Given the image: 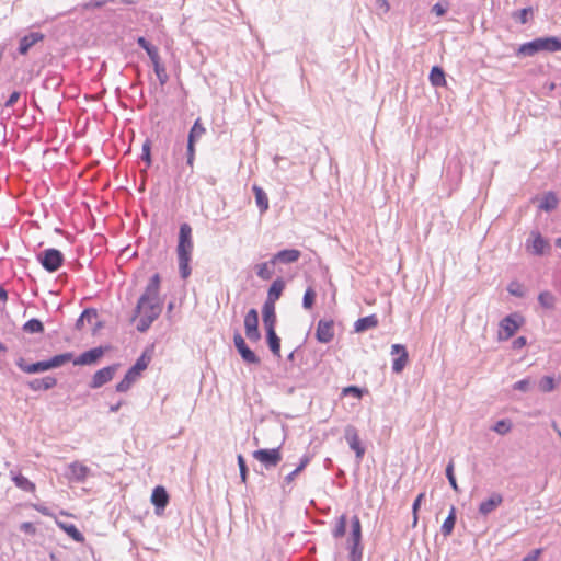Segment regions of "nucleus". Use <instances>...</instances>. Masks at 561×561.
Here are the masks:
<instances>
[{
    "label": "nucleus",
    "mask_w": 561,
    "mask_h": 561,
    "mask_svg": "<svg viewBox=\"0 0 561 561\" xmlns=\"http://www.w3.org/2000/svg\"><path fill=\"white\" fill-rule=\"evenodd\" d=\"M159 291L160 275L154 274L147 284L144 294L139 297L131 318V321H135L136 318L140 317L137 323V330L139 332H146L162 312Z\"/></svg>",
    "instance_id": "1"
},
{
    "label": "nucleus",
    "mask_w": 561,
    "mask_h": 561,
    "mask_svg": "<svg viewBox=\"0 0 561 561\" xmlns=\"http://www.w3.org/2000/svg\"><path fill=\"white\" fill-rule=\"evenodd\" d=\"M193 249L192 227L190 224L183 222L180 225L176 245L179 272L183 279H186L191 275L190 263L192 261Z\"/></svg>",
    "instance_id": "2"
},
{
    "label": "nucleus",
    "mask_w": 561,
    "mask_h": 561,
    "mask_svg": "<svg viewBox=\"0 0 561 561\" xmlns=\"http://www.w3.org/2000/svg\"><path fill=\"white\" fill-rule=\"evenodd\" d=\"M523 323L524 318L517 312L504 317L499 324V341H506L511 339L523 325Z\"/></svg>",
    "instance_id": "3"
},
{
    "label": "nucleus",
    "mask_w": 561,
    "mask_h": 561,
    "mask_svg": "<svg viewBox=\"0 0 561 561\" xmlns=\"http://www.w3.org/2000/svg\"><path fill=\"white\" fill-rule=\"evenodd\" d=\"M37 260L49 273L56 272L64 263V254L54 248L46 249L37 254Z\"/></svg>",
    "instance_id": "4"
},
{
    "label": "nucleus",
    "mask_w": 561,
    "mask_h": 561,
    "mask_svg": "<svg viewBox=\"0 0 561 561\" xmlns=\"http://www.w3.org/2000/svg\"><path fill=\"white\" fill-rule=\"evenodd\" d=\"M266 469L276 467L282 461L280 448L257 449L252 454Z\"/></svg>",
    "instance_id": "5"
},
{
    "label": "nucleus",
    "mask_w": 561,
    "mask_h": 561,
    "mask_svg": "<svg viewBox=\"0 0 561 561\" xmlns=\"http://www.w3.org/2000/svg\"><path fill=\"white\" fill-rule=\"evenodd\" d=\"M233 343L244 363L253 365H259L261 363L260 357L247 345L240 333H234Z\"/></svg>",
    "instance_id": "6"
},
{
    "label": "nucleus",
    "mask_w": 561,
    "mask_h": 561,
    "mask_svg": "<svg viewBox=\"0 0 561 561\" xmlns=\"http://www.w3.org/2000/svg\"><path fill=\"white\" fill-rule=\"evenodd\" d=\"M245 335L251 342H257L261 339L259 331V314L255 309H250L244 317Z\"/></svg>",
    "instance_id": "7"
},
{
    "label": "nucleus",
    "mask_w": 561,
    "mask_h": 561,
    "mask_svg": "<svg viewBox=\"0 0 561 561\" xmlns=\"http://www.w3.org/2000/svg\"><path fill=\"white\" fill-rule=\"evenodd\" d=\"M526 250L534 255H543L550 250V244L539 232L533 231L526 241Z\"/></svg>",
    "instance_id": "8"
},
{
    "label": "nucleus",
    "mask_w": 561,
    "mask_h": 561,
    "mask_svg": "<svg viewBox=\"0 0 561 561\" xmlns=\"http://www.w3.org/2000/svg\"><path fill=\"white\" fill-rule=\"evenodd\" d=\"M117 367L118 365H111L95 371L89 385L90 388L98 389L111 381L117 370Z\"/></svg>",
    "instance_id": "9"
},
{
    "label": "nucleus",
    "mask_w": 561,
    "mask_h": 561,
    "mask_svg": "<svg viewBox=\"0 0 561 561\" xmlns=\"http://www.w3.org/2000/svg\"><path fill=\"white\" fill-rule=\"evenodd\" d=\"M345 439L350 445V448L355 451L356 458L360 461L365 454V448L360 444V439L357 430L353 425L345 427Z\"/></svg>",
    "instance_id": "10"
},
{
    "label": "nucleus",
    "mask_w": 561,
    "mask_h": 561,
    "mask_svg": "<svg viewBox=\"0 0 561 561\" xmlns=\"http://www.w3.org/2000/svg\"><path fill=\"white\" fill-rule=\"evenodd\" d=\"M316 337L320 343H329L334 337V322L332 320H319Z\"/></svg>",
    "instance_id": "11"
},
{
    "label": "nucleus",
    "mask_w": 561,
    "mask_h": 561,
    "mask_svg": "<svg viewBox=\"0 0 561 561\" xmlns=\"http://www.w3.org/2000/svg\"><path fill=\"white\" fill-rule=\"evenodd\" d=\"M391 354L392 355L399 354V356L397 358H394L393 363H392L393 373L399 374L404 369L405 365L408 364V359H409V355L405 350V346L401 345V344H393L391 346Z\"/></svg>",
    "instance_id": "12"
},
{
    "label": "nucleus",
    "mask_w": 561,
    "mask_h": 561,
    "mask_svg": "<svg viewBox=\"0 0 561 561\" xmlns=\"http://www.w3.org/2000/svg\"><path fill=\"white\" fill-rule=\"evenodd\" d=\"M104 354V350L102 347L91 348L82 354H80L77 358L73 359L75 365H92L96 363Z\"/></svg>",
    "instance_id": "13"
},
{
    "label": "nucleus",
    "mask_w": 561,
    "mask_h": 561,
    "mask_svg": "<svg viewBox=\"0 0 561 561\" xmlns=\"http://www.w3.org/2000/svg\"><path fill=\"white\" fill-rule=\"evenodd\" d=\"M16 366L26 374H38L50 369L48 360H42L34 364H27L24 358L20 357L15 362Z\"/></svg>",
    "instance_id": "14"
},
{
    "label": "nucleus",
    "mask_w": 561,
    "mask_h": 561,
    "mask_svg": "<svg viewBox=\"0 0 561 561\" xmlns=\"http://www.w3.org/2000/svg\"><path fill=\"white\" fill-rule=\"evenodd\" d=\"M301 253L296 249H285L277 252L271 260L272 264H276L277 262L284 264L295 263L299 260Z\"/></svg>",
    "instance_id": "15"
},
{
    "label": "nucleus",
    "mask_w": 561,
    "mask_h": 561,
    "mask_svg": "<svg viewBox=\"0 0 561 561\" xmlns=\"http://www.w3.org/2000/svg\"><path fill=\"white\" fill-rule=\"evenodd\" d=\"M44 39V34L41 32H32L20 39L19 53L26 55L28 50L38 42Z\"/></svg>",
    "instance_id": "16"
},
{
    "label": "nucleus",
    "mask_w": 561,
    "mask_h": 561,
    "mask_svg": "<svg viewBox=\"0 0 561 561\" xmlns=\"http://www.w3.org/2000/svg\"><path fill=\"white\" fill-rule=\"evenodd\" d=\"M262 317L265 330L275 329L276 324V312L275 304L265 301L262 307Z\"/></svg>",
    "instance_id": "17"
},
{
    "label": "nucleus",
    "mask_w": 561,
    "mask_h": 561,
    "mask_svg": "<svg viewBox=\"0 0 561 561\" xmlns=\"http://www.w3.org/2000/svg\"><path fill=\"white\" fill-rule=\"evenodd\" d=\"M151 502L156 506L157 513H159L160 510L165 508L169 503V494L163 486L158 485L153 489Z\"/></svg>",
    "instance_id": "18"
},
{
    "label": "nucleus",
    "mask_w": 561,
    "mask_h": 561,
    "mask_svg": "<svg viewBox=\"0 0 561 561\" xmlns=\"http://www.w3.org/2000/svg\"><path fill=\"white\" fill-rule=\"evenodd\" d=\"M503 502V496L500 493H493L488 500L481 502L479 513L483 516L492 513Z\"/></svg>",
    "instance_id": "19"
},
{
    "label": "nucleus",
    "mask_w": 561,
    "mask_h": 561,
    "mask_svg": "<svg viewBox=\"0 0 561 561\" xmlns=\"http://www.w3.org/2000/svg\"><path fill=\"white\" fill-rule=\"evenodd\" d=\"M540 51L554 53L561 51V39L554 36L538 37Z\"/></svg>",
    "instance_id": "20"
},
{
    "label": "nucleus",
    "mask_w": 561,
    "mask_h": 561,
    "mask_svg": "<svg viewBox=\"0 0 561 561\" xmlns=\"http://www.w3.org/2000/svg\"><path fill=\"white\" fill-rule=\"evenodd\" d=\"M57 385V379L51 376H46L44 378H35L31 381H28L27 386L33 391H39V390H49L54 388Z\"/></svg>",
    "instance_id": "21"
},
{
    "label": "nucleus",
    "mask_w": 561,
    "mask_h": 561,
    "mask_svg": "<svg viewBox=\"0 0 561 561\" xmlns=\"http://www.w3.org/2000/svg\"><path fill=\"white\" fill-rule=\"evenodd\" d=\"M541 53L537 38L522 44L517 50L516 56L533 57L536 54Z\"/></svg>",
    "instance_id": "22"
},
{
    "label": "nucleus",
    "mask_w": 561,
    "mask_h": 561,
    "mask_svg": "<svg viewBox=\"0 0 561 561\" xmlns=\"http://www.w3.org/2000/svg\"><path fill=\"white\" fill-rule=\"evenodd\" d=\"M378 325V318L375 314H370L364 318H359L355 324L354 329L356 332H364L369 329H374Z\"/></svg>",
    "instance_id": "23"
},
{
    "label": "nucleus",
    "mask_w": 561,
    "mask_h": 561,
    "mask_svg": "<svg viewBox=\"0 0 561 561\" xmlns=\"http://www.w3.org/2000/svg\"><path fill=\"white\" fill-rule=\"evenodd\" d=\"M256 205L260 209V213L263 214L268 209V197L264 190L260 187L259 185H253L252 187Z\"/></svg>",
    "instance_id": "24"
},
{
    "label": "nucleus",
    "mask_w": 561,
    "mask_h": 561,
    "mask_svg": "<svg viewBox=\"0 0 561 561\" xmlns=\"http://www.w3.org/2000/svg\"><path fill=\"white\" fill-rule=\"evenodd\" d=\"M266 340L271 352L280 357V339L277 336L275 329L266 330Z\"/></svg>",
    "instance_id": "25"
},
{
    "label": "nucleus",
    "mask_w": 561,
    "mask_h": 561,
    "mask_svg": "<svg viewBox=\"0 0 561 561\" xmlns=\"http://www.w3.org/2000/svg\"><path fill=\"white\" fill-rule=\"evenodd\" d=\"M285 287V283L282 278L275 279L267 293V299L265 301H271L272 304H275V300H277Z\"/></svg>",
    "instance_id": "26"
},
{
    "label": "nucleus",
    "mask_w": 561,
    "mask_h": 561,
    "mask_svg": "<svg viewBox=\"0 0 561 561\" xmlns=\"http://www.w3.org/2000/svg\"><path fill=\"white\" fill-rule=\"evenodd\" d=\"M558 197L553 192L546 193L538 205L539 209L545 211H551L558 206Z\"/></svg>",
    "instance_id": "27"
},
{
    "label": "nucleus",
    "mask_w": 561,
    "mask_h": 561,
    "mask_svg": "<svg viewBox=\"0 0 561 561\" xmlns=\"http://www.w3.org/2000/svg\"><path fill=\"white\" fill-rule=\"evenodd\" d=\"M69 470H70L71 477L78 482L84 481L90 471L87 466L79 463V462L71 463L69 466Z\"/></svg>",
    "instance_id": "28"
},
{
    "label": "nucleus",
    "mask_w": 561,
    "mask_h": 561,
    "mask_svg": "<svg viewBox=\"0 0 561 561\" xmlns=\"http://www.w3.org/2000/svg\"><path fill=\"white\" fill-rule=\"evenodd\" d=\"M206 133V128L203 126L202 122H201V118H197L195 122H194V125L192 126L190 133H188V137H187V142H191V144H196V141L203 136L205 135Z\"/></svg>",
    "instance_id": "29"
},
{
    "label": "nucleus",
    "mask_w": 561,
    "mask_h": 561,
    "mask_svg": "<svg viewBox=\"0 0 561 561\" xmlns=\"http://www.w3.org/2000/svg\"><path fill=\"white\" fill-rule=\"evenodd\" d=\"M274 265L275 264H272L271 261L257 264L255 266L256 275L263 280L271 279L274 275Z\"/></svg>",
    "instance_id": "30"
},
{
    "label": "nucleus",
    "mask_w": 561,
    "mask_h": 561,
    "mask_svg": "<svg viewBox=\"0 0 561 561\" xmlns=\"http://www.w3.org/2000/svg\"><path fill=\"white\" fill-rule=\"evenodd\" d=\"M430 81L436 88L444 87L446 84L444 70L438 66H434L430 72Z\"/></svg>",
    "instance_id": "31"
},
{
    "label": "nucleus",
    "mask_w": 561,
    "mask_h": 561,
    "mask_svg": "<svg viewBox=\"0 0 561 561\" xmlns=\"http://www.w3.org/2000/svg\"><path fill=\"white\" fill-rule=\"evenodd\" d=\"M98 319L96 310L94 309H85L81 316L76 321V329L82 330L84 327V323H92L93 320Z\"/></svg>",
    "instance_id": "32"
},
{
    "label": "nucleus",
    "mask_w": 561,
    "mask_h": 561,
    "mask_svg": "<svg viewBox=\"0 0 561 561\" xmlns=\"http://www.w3.org/2000/svg\"><path fill=\"white\" fill-rule=\"evenodd\" d=\"M455 524H456V508H455V506H451L448 516L446 517L445 522L442 525V534L445 537L451 535Z\"/></svg>",
    "instance_id": "33"
},
{
    "label": "nucleus",
    "mask_w": 561,
    "mask_h": 561,
    "mask_svg": "<svg viewBox=\"0 0 561 561\" xmlns=\"http://www.w3.org/2000/svg\"><path fill=\"white\" fill-rule=\"evenodd\" d=\"M71 360L73 362V354L71 352L58 354L48 359L50 369L60 367Z\"/></svg>",
    "instance_id": "34"
},
{
    "label": "nucleus",
    "mask_w": 561,
    "mask_h": 561,
    "mask_svg": "<svg viewBox=\"0 0 561 561\" xmlns=\"http://www.w3.org/2000/svg\"><path fill=\"white\" fill-rule=\"evenodd\" d=\"M12 480L19 489H21L25 492H33L35 490V484L33 482H31L26 477H24L20 473L13 474Z\"/></svg>",
    "instance_id": "35"
},
{
    "label": "nucleus",
    "mask_w": 561,
    "mask_h": 561,
    "mask_svg": "<svg viewBox=\"0 0 561 561\" xmlns=\"http://www.w3.org/2000/svg\"><path fill=\"white\" fill-rule=\"evenodd\" d=\"M538 301L541 307L546 309H553L556 305V296L552 293L545 290L539 294Z\"/></svg>",
    "instance_id": "36"
},
{
    "label": "nucleus",
    "mask_w": 561,
    "mask_h": 561,
    "mask_svg": "<svg viewBox=\"0 0 561 561\" xmlns=\"http://www.w3.org/2000/svg\"><path fill=\"white\" fill-rule=\"evenodd\" d=\"M309 461H310V457L304 456L300 459V463L297 466V468L284 478V482L287 484L291 483L295 480V478L306 468V466L309 463Z\"/></svg>",
    "instance_id": "37"
},
{
    "label": "nucleus",
    "mask_w": 561,
    "mask_h": 561,
    "mask_svg": "<svg viewBox=\"0 0 561 561\" xmlns=\"http://www.w3.org/2000/svg\"><path fill=\"white\" fill-rule=\"evenodd\" d=\"M23 331L26 333H43L44 332V325L38 319H31L26 321L23 325Z\"/></svg>",
    "instance_id": "38"
},
{
    "label": "nucleus",
    "mask_w": 561,
    "mask_h": 561,
    "mask_svg": "<svg viewBox=\"0 0 561 561\" xmlns=\"http://www.w3.org/2000/svg\"><path fill=\"white\" fill-rule=\"evenodd\" d=\"M149 364V359H146L145 355H141L136 363L128 369L129 375H135L139 377L141 371H144Z\"/></svg>",
    "instance_id": "39"
},
{
    "label": "nucleus",
    "mask_w": 561,
    "mask_h": 561,
    "mask_svg": "<svg viewBox=\"0 0 561 561\" xmlns=\"http://www.w3.org/2000/svg\"><path fill=\"white\" fill-rule=\"evenodd\" d=\"M346 515H341L336 522V525L332 531L334 538H341L345 535L346 531Z\"/></svg>",
    "instance_id": "40"
},
{
    "label": "nucleus",
    "mask_w": 561,
    "mask_h": 561,
    "mask_svg": "<svg viewBox=\"0 0 561 561\" xmlns=\"http://www.w3.org/2000/svg\"><path fill=\"white\" fill-rule=\"evenodd\" d=\"M500 435H505L512 430V422L507 419L497 421L492 427Z\"/></svg>",
    "instance_id": "41"
},
{
    "label": "nucleus",
    "mask_w": 561,
    "mask_h": 561,
    "mask_svg": "<svg viewBox=\"0 0 561 561\" xmlns=\"http://www.w3.org/2000/svg\"><path fill=\"white\" fill-rule=\"evenodd\" d=\"M316 291L313 288L308 287L302 298V306L305 309H311L316 300Z\"/></svg>",
    "instance_id": "42"
},
{
    "label": "nucleus",
    "mask_w": 561,
    "mask_h": 561,
    "mask_svg": "<svg viewBox=\"0 0 561 561\" xmlns=\"http://www.w3.org/2000/svg\"><path fill=\"white\" fill-rule=\"evenodd\" d=\"M446 477H447L448 482H449L450 486L453 488V490L458 492L459 488H458L457 480H456V477L454 473V460L453 459L449 461V463L446 467Z\"/></svg>",
    "instance_id": "43"
},
{
    "label": "nucleus",
    "mask_w": 561,
    "mask_h": 561,
    "mask_svg": "<svg viewBox=\"0 0 561 561\" xmlns=\"http://www.w3.org/2000/svg\"><path fill=\"white\" fill-rule=\"evenodd\" d=\"M507 291L512 295V296H515V297H524L525 296V290L523 288V285L517 282V280H513L508 284L507 286Z\"/></svg>",
    "instance_id": "44"
},
{
    "label": "nucleus",
    "mask_w": 561,
    "mask_h": 561,
    "mask_svg": "<svg viewBox=\"0 0 561 561\" xmlns=\"http://www.w3.org/2000/svg\"><path fill=\"white\" fill-rule=\"evenodd\" d=\"M554 379L551 376H545L539 381V389L542 392H551L554 389Z\"/></svg>",
    "instance_id": "45"
},
{
    "label": "nucleus",
    "mask_w": 561,
    "mask_h": 561,
    "mask_svg": "<svg viewBox=\"0 0 561 561\" xmlns=\"http://www.w3.org/2000/svg\"><path fill=\"white\" fill-rule=\"evenodd\" d=\"M153 70L156 72V76H157L160 84L164 85L169 80V76L167 73L165 67L160 62L153 67Z\"/></svg>",
    "instance_id": "46"
},
{
    "label": "nucleus",
    "mask_w": 561,
    "mask_h": 561,
    "mask_svg": "<svg viewBox=\"0 0 561 561\" xmlns=\"http://www.w3.org/2000/svg\"><path fill=\"white\" fill-rule=\"evenodd\" d=\"M65 531L77 542L83 541L84 537L75 525L62 526Z\"/></svg>",
    "instance_id": "47"
},
{
    "label": "nucleus",
    "mask_w": 561,
    "mask_h": 561,
    "mask_svg": "<svg viewBox=\"0 0 561 561\" xmlns=\"http://www.w3.org/2000/svg\"><path fill=\"white\" fill-rule=\"evenodd\" d=\"M141 160L146 162L147 167L151 165V141L149 139L142 144Z\"/></svg>",
    "instance_id": "48"
},
{
    "label": "nucleus",
    "mask_w": 561,
    "mask_h": 561,
    "mask_svg": "<svg viewBox=\"0 0 561 561\" xmlns=\"http://www.w3.org/2000/svg\"><path fill=\"white\" fill-rule=\"evenodd\" d=\"M342 394L343 396H353V397L359 399L363 396V391L357 386H348L343 389Z\"/></svg>",
    "instance_id": "49"
},
{
    "label": "nucleus",
    "mask_w": 561,
    "mask_h": 561,
    "mask_svg": "<svg viewBox=\"0 0 561 561\" xmlns=\"http://www.w3.org/2000/svg\"><path fill=\"white\" fill-rule=\"evenodd\" d=\"M350 550V561H362L363 547H347Z\"/></svg>",
    "instance_id": "50"
},
{
    "label": "nucleus",
    "mask_w": 561,
    "mask_h": 561,
    "mask_svg": "<svg viewBox=\"0 0 561 561\" xmlns=\"http://www.w3.org/2000/svg\"><path fill=\"white\" fill-rule=\"evenodd\" d=\"M533 12L531 8H524L513 14L522 24L527 23L528 14Z\"/></svg>",
    "instance_id": "51"
},
{
    "label": "nucleus",
    "mask_w": 561,
    "mask_h": 561,
    "mask_svg": "<svg viewBox=\"0 0 561 561\" xmlns=\"http://www.w3.org/2000/svg\"><path fill=\"white\" fill-rule=\"evenodd\" d=\"M238 466L240 470V478L242 482H245L248 476V467L242 455H238Z\"/></svg>",
    "instance_id": "52"
},
{
    "label": "nucleus",
    "mask_w": 561,
    "mask_h": 561,
    "mask_svg": "<svg viewBox=\"0 0 561 561\" xmlns=\"http://www.w3.org/2000/svg\"><path fill=\"white\" fill-rule=\"evenodd\" d=\"M194 160H195V144L187 142V148H186V163H187V165L193 168Z\"/></svg>",
    "instance_id": "53"
},
{
    "label": "nucleus",
    "mask_w": 561,
    "mask_h": 561,
    "mask_svg": "<svg viewBox=\"0 0 561 561\" xmlns=\"http://www.w3.org/2000/svg\"><path fill=\"white\" fill-rule=\"evenodd\" d=\"M347 547H363L362 546V534L351 533L347 539Z\"/></svg>",
    "instance_id": "54"
},
{
    "label": "nucleus",
    "mask_w": 561,
    "mask_h": 561,
    "mask_svg": "<svg viewBox=\"0 0 561 561\" xmlns=\"http://www.w3.org/2000/svg\"><path fill=\"white\" fill-rule=\"evenodd\" d=\"M529 387H530L529 379H522V380L515 382L514 386H513V388L515 390H519V391H523V392H527L529 390Z\"/></svg>",
    "instance_id": "55"
},
{
    "label": "nucleus",
    "mask_w": 561,
    "mask_h": 561,
    "mask_svg": "<svg viewBox=\"0 0 561 561\" xmlns=\"http://www.w3.org/2000/svg\"><path fill=\"white\" fill-rule=\"evenodd\" d=\"M137 44L146 50L147 55H149L152 49L157 48L156 46L151 45L145 37H138Z\"/></svg>",
    "instance_id": "56"
},
{
    "label": "nucleus",
    "mask_w": 561,
    "mask_h": 561,
    "mask_svg": "<svg viewBox=\"0 0 561 561\" xmlns=\"http://www.w3.org/2000/svg\"><path fill=\"white\" fill-rule=\"evenodd\" d=\"M20 98H21V93L19 91L12 92L10 94L9 99L5 101L4 106L13 107Z\"/></svg>",
    "instance_id": "57"
},
{
    "label": "nucleus",
    "mask_w": 561,
    "mask_h": 561,
    "mask_svg": "<svg viewBox=\"0 0 561 561\" xmlns=\"http://www.w3.org/2000/svg\"><path fill=\"white\" fill-rule=\"evenodd\" d=\"M351 533H358L362 534V524L359 520V517L357 515H354L351 519Z\"/></svg>",
    "instance_id": "58"
},
{
    "label": "nucleus",
    "mask_w": 561,
    "mask_h": 561,
    "mask_svg": "<svg viewBox=\"0 0 561 561\" xmlns=\"http://www.w3.org/2000/svg\"><path fill=\"white\" fill-rule=\"evenodd\" d=\"M131 383L127 379L123 378L117 385H116V391L117 392H126L130 389Z\"/></svg>",
    "instance_id": "59"
},
{
    "label": "nucleus",
    "mask_w": 561,
    "mask_h": 561,
    "mask_svg": "<svg viewBox=\"0 0 561 561\" xmlns=\"http://www.w3.org/2000/svg\"><path fill=\"white\" fill-rule=\"evenodd\" d=\"M376 9L379 10L382 13H388L390 10V4L387 0H377L376 1Z\"/></svg>",
    "instance_id": "60"
},
{
    "label": "nucleus",
    "mask_w": 561,
    "mask_h": 561,
    "mask_svg": "<svg viewBox=\"0 0 561 561\" xmlns=\"http://www.w3.org/2000/svg\"><path fill=\"white\" fill-rule=\"evenodd\" d=\"M424 497H425V494L424 493H420L416 496V499L414 500L413 505H412V513H413V515H416V513L419 512L420 506H421L422 501L424 500Z\"/></svg>",
    "instance_id": "61"
},
{
    "label": "nucleus",
    "mask_w": 561,
    "mask_h": 561,
    "mask_svg": "<svg viewBox=\"0 0 561 561\" xmlns=\"http://www.w3.org/2000/svg\"><path fill=\"white\" fill-rule=\"evenodd\" d=\"M541 549H535L529 554L523 558L522 561H538L539 556L541 554Z\"/></svg>",
    "instance_id": "62"
},
{
    "label": "nucleus",
    "mask_w": 561,
    "mask_h": 561,
    "mask_svg": "<svg viewBox=\"0 0 561 561\" xmlns=\"http://www.w3.org/2000/svg\"><path fill=\"white\" fill-rule=\"evenodd\" d=\"M432 12H434L438 16H443L447 12V8L442 5L440 3H436L433 5Z\"/></svg>",
    "instance_id": "63"
},
{
    "label": "nucleus",
    "mask_w": 561,
    "mask_h": 561,
    "mask_svg": "<svg viewBox=\"0 0 561 561\" xmlns=\"http://www.w3.org/2000/svg\"><path fill=\"white\" fill-rule=\"evenodd\" d=\"M527 341L525 336H519L513 341V348L519 350L526 345Z\"/></svg>",
    "instance_id": "64"
}]
</instances>
